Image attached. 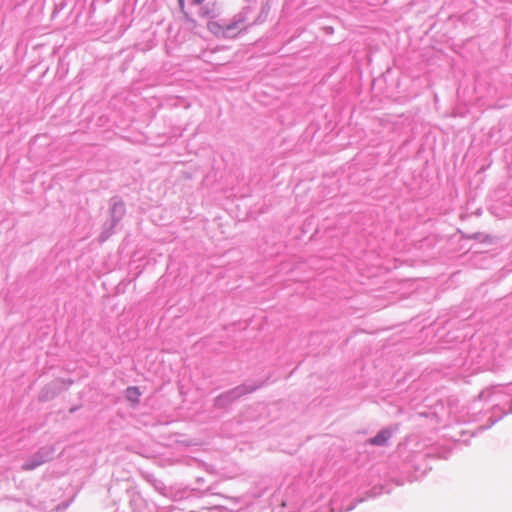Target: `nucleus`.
<instances>
[{
	"label": "nucleus",
	"mask_w": 512,
	"mask_h": 512,
	"mask_svg": "<svg viewBox=\"0 0 512 512\" xmlns=\"http://www.w3.org/2000/svg\"><path fill=\"white\" fill-rule=\"evenodd\" d=\"M188 6L196 9L197 14L206 18H215L218 15V5L216 2H207V0H187Z\"/></svg>",
	"instance_id": "obj_2"
},
{
	"label": "nucleus",
	"mask_w": 512,
	"mask_h": 512,
	"mask_svg": "<svg viewBox=\"0 0 512 512\" xmlns=\"http://www.w3.org/2000/svg\"><path fill=\"white\" fill-rule=\"evenodd\" d=\"M392 433L389 430L380 431L375 437L369 440L372 445H385L390 439Z\"/></svg>",
	"instance_id": "obj_3"
},
{
	"label": "nucleus",
	"mask_w": 512,
	"mask_h": 512,
	"mask_svg": "<svg viewBox=\"0 0 512 512\" xmlns=\"http://www.w3.org/2000/svg\"><path fill=\"white\" fill-rule=\"evenodd\" d=\"M178 3H179V7H180V10L183 12V14L185 15V17L187 19H191L190 18V11L187 9V6H186V0H178Z\"/></svg>",
	"instance_id": "obj_6"
},
{
	"label": "nucleus",
	"mask_w": 512,
	"mask_h": 512,
	"mask_svg": "<svg viewBox=\"0 0 512 512\" xmlns=\"http://www.w3.org/2000/svg\"><path fill=\"white\" fill-rule=\"evenodd\" d=\"M42 463H43L42 460L31 459V460H28L27 462H25V464L23 465V469L24 470H33L36 467H38L39 465H41Z\"/></svg>",
	"instance_id": "obj_5"
},
{
	"label": "nucleus",
	"mask_w": 512,
	"mask_h": 512,
	"mask_svg": "<svg viewBox=\"0 0 512 512\" xmlns=\"http://www.w3.org/2000/svg\"><path fill=\"white\" fill-rule=\"evenodd\" d=\"M217 17L218 15L215 18H206L208 20L207 29L216 37L233 38L243 30V21L225 23Z\"/></svg>",
	"instance_id": "obj_1"
},
{
	"label": "nucleus",
	"mask_w": 512,
	"mask_h": 512,
	"mask_svg": "<svg viewBox=\"0 0 512 512\" xmlns=\"http://www.w3.org/2000/svg\"><path fill=\"white\" fill-rule=\"evenodd\" d=\"M249 391L250 390L246 389L245 387H238L235 390L229 392V394H231L232 397L234 398V397H238V396H240V395H242L244 393H247Z\"/></svg>",
	"instance_id": "obj_7"
},
{
	"label": "nucleus",
	"mask_w": 512,
	"mask_h": 512,
	"mask_svg": "<svg viewBox=\"0 0 512 512\" xmlns=\"http://www.w3.org/2000/svg\"><path fill=\"white\" fill-rule=\"evenodd\" d=\"M126 399L133 405H137L140 401L141 392L138 387H128L125 392Z\"/></svg>",
	"instance_id": "obj_4"
}]
</instances>
